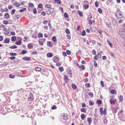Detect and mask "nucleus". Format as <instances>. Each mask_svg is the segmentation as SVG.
Listing matches in <instances>:
<instances>
[{"label": "nucleus", "instance_id": "nucleus-1", "mask_svg": "<svg viewBox=\"0 0 125 125\" xmlns=\"http://www.w3.org/2000/svg\"><path fill=\"white\" fill-rule=\"evenodd\" d=\"M115 16L117 18L121 19L123 17L122 12L120 9H117L116 12Z\"/></svg>", "mask_w": 125, "mask_h": 125}, {"label": "nucleus", "instance_id": "nucleus-2", "mask_svg": "<svg viewBox=\"0 0 125 125\" xmlns=\"http://www.w3.org/2000/svg\"><path fill=\"white\" fill-rule=\"evenodd\" d=\"M46 41V39L45 38H42L40 39L39 41V42L40 45H43V43H44Z\"/></svg>", "mask_w": 125, "mask_h": 125}, {"label": "nucleus", "instance_id": "nucleus-3", "mask_svg": "<svg viewBox=\"0 0 125 125\" xmlns=\"http://www.w3.org/2000/svg\"><path fill=\"white\" fill-rule=\"evenodd\" d=\"M119 33L121 37L124 39H125V32L121 31Z\"/></svg>", "mask_w": 125, "mask_h": 125}, {"label": "nucleus", "instance_id": "nucleus-4", "mask_svg": "<svg viewBox=\"0 0 125 125\" xmlns=\"http://www.w3.org/2000/svg\"><path fill=\"white\" fill-rule=\"evenodd\" d=\"M4 17L6 19H8L9 18V13H6L4 14Z\"/></svg>", "mask_w": 125, "mask_h": 125}, {"label": "nucleus", "instance_id": "nucleus-5", "mask_svg": "<svg viewBox=\"0 0 125 125\" xmlns=\"http://www.w3.org/2000/svg\"><path fill=\"white\" fill-rule=\"evenodd\" d=\"M15 43L17 45H20L21 44V40H20L17 42H16Z\"/></svg>", "mask_w": 125, "mask_h": 125}, {"label": "nucleus", "instance_id": "nucleus-6", "mask_svg": "<svg viewBox=\"0 0 125 125\" xmlns=\"http://www.w3.org/2000/svg\"><path fill=\"white\" fill-rule=\"evenodd\" d=\"M53 60L54 62H56L57 61H59V59L57 57L55 56L53 58Z\"/></svg>", "mask_w": 125, "mask_h": 125}, {"label": "nucleus", "instance_id": "nucleus-7", "mask_svg": "<svg viewBox=\"0 0 125 125\" xmlns=\"http://www.w3.org/2000/svg\"><path fill=\"white\" fill-rule=\"evenodd\" d=\"M10 42V39L9 38H8L6 39L4 41V42L6 43H9Z\"/></svg>", "mask_w": 125, "mask_h": 125}, {"label": "nucleus", "instance_id": "nucleus-8", "mask_svg": "<svg viewBox=\"0 0 125 125\" xmlns=\"http://www.w3.org/2000/svg\"><path fill=\"white\" fill-rule=\"evenodd\" d=\"M47 45L48 46L52 47V45L50 42L48 41L47 43Z\"/></svg>", "mask_w": 125, "mask_h": 125}, {"label": "nucleus", "instance_id": "nucleus-9", "mask_svg": "<svg viewBox=\"0 0 125 125\" xmlns=\"http://www.w3.org/2000/svg\"><path fill=\"white\" fill-rule=\"evenodd\" d=\"M16 39V37L15 36L12 37L11 38V40L13 42H15Z\"/></svg>", "mask_w": 125, "mask_h": 125}, {"label": "nucleus", "instance_id": "nucleus-10", "mask_svg": "<svg viewBox=\"0 0 125 125\" xmlns=\"http://www.w3.org/2000/svg\"><path fill=\"white\" fill-rule=\"evenodd\" d=\"M47 56L49 57H51L52 56L53 54L51 53H49L47 54Z\"/></svg>", "mask_w": 125, "mask_h": 125}, {"label": "nucleus", "instance_id": "nucleus-11", "mask_svg": "<svg viewBox=\"0 0 125 125\" xmlns=\"http://www.w3.org/2000/svg\"><path fill=\"white\" fill-rule=\"evenodd\" d=\"M107 42L108 44L109 45L110 47H112V43L108 39L107 40Z\"/></svg>", "mask_w": 125, "mask_h": 125}, {"label": "nucleus", "instance_id": "nucleus-12", "mask_svg": "<svg viewBox=\"0 0 125 125\" xmlns=\"http://www.w3.org/2000/svg\"><path fill=\"white\" fill-rule=\"evenodd\" d=\"M92 118H88L87 119V121L88 122L89 124H90L92 122Z\"/></svg>", "mask_w": 125, "mask_h": 125}, {"label": "nucleus", "instance_id": "nucleus-13", "mask_svg": "<svg viewBox=\"0 0 125 125\" xmlns=\"http://www.w3.org/2000/svg\"><path fill=\"white\" fill-rule=\"evenodd\" d=\"M102 51H100L98 54V56H97L98 57L100 58L101 57V54L102 53Z\"/></svg>", "mask_w": 125, "mask_h": 125}, {"label": "nucleus", "instance_id": "nucleus-14", "mask_svg": "<svg viewBox=\"0 0 125 125\" xmlns=\"http://www.w3.org/2000/svg\"><path fill=\"white\" fill-rule=\"evenodd\" d=\"M35 70L36 71L39 72L41 70V69L40 67H37L36 68Z\"/></svg>", "mask_w": 125, "mask_h": 125}, {"label": "nucleus", "instance_id": "nucleus-15", "mask_svg": "<svg viewBox=\"0 0 125 125\" xmlns=\"http://www.w3.org/2000/svg\"><path fill=\"white\" fill-rule=\"evenodd\" d=\"M27 52V51L26 50H23L22 52L21 53V54H24L26 53Z\"/></svg>", "mask_w": 125, "mask_h": 125}, {"label": "nucleus", "instance_id": "nucleus-16", "mask_svg": "<svg viewBox=\"0 0 125 125\" xmlns=\"http://www.w3.org/2000/svg\"><path fill=\"white\" fill-rule=\"evenodd\" d=\"M81 112L84 113H85L86 112V110L85 108H81Z\"/></svg>", "mask_w": 125, "mask_h": 125}, {"label": "nucleus", "instance_id": "nucleus-17", "mask_svg": "<svg viewBox=\"0 0 125 125\" xmlns=\"http://www.w3.org/2000/svg\"><path fill=\"white\" fill-rule=\"evenodd\" d=\"M52 40L54 42H55L56 41V38L55 36H54L52 38Z\"/></svg>", "mask_w": 125, "mask_h": 125}, {"label": "nucleus", "instance_id": "nucleus-18", "mask_svg": "<svg viewBox=\"0 0 125 125\" xmlns=\"http://www.w3.org/2000/svg\"><path fill=\"white\" fill-rule=\"evenodd\" d=\"M67 116L66 115H63V119L65 120H66L67 119Z\"/></svg>", "mask_w": 125, "mask_h": 125}, {"label": "nucleus", "instance_id": "nucleus-19", "mask_svg": "<svg viewBox=\"0 0 125 125\" xmlns=\"http://www.w3.org/2000/svg\"><path fill=\"white\" fill-rule=\"evenodd\" d=\"M23 59L24 60H26L27 61H29L31 60V59L30 58H28L27 57H24L23 58Z\"/></svg>", "mask_w": 125, "mask_h": 125}, {"label": "nucleus", "instance_id": "nucleus-20", "mask_svg": "<svg viewBox=\"0 0 125 125\" xmlns=\"http://www.w3.org/2000/svg\"><path fill=\"white\" fill-rule=\"evenodd\" d=\"M111 93L112 94H115L116 93V91L114 90H112L111 91Z\"/></svg>", "mask_w": 125, "mask_h": 125}, {"label": "nucleus", "instance_id": "nucleus-21", "mask_svg": "<svg viewBox=\"0 0 125 125\" xmlns=\"http://www.w3.org/2000/svg\"><path fill=\"white\" fill-rule=\"evenodd\" d=\"M38 37L39 38H42L43 37V35L41 33H39L38 35Z\"/></svg>", "mask_w": 125, "mask_h": 125}, {"label": "nucleus", "instance_id": "nucleus-22", "mask_svg": "<svg viewBox=\"0 0 125 125\" xmlns=\"http://www.w3.org/2000/svg\"><path fill=\"white\" fill-rule=\"evenodd\" d=\"M33 12L34 14H36L37 13V11L36 8H34L33 9Z\"/></svg>", "mask_w": 125, "mask_h": 125}, {"label": "nucleus", "instance_id": "nucleus-23", "mask_svg": "<svg viewBox=\"0 0 125 125\" xmlns=\"http://www.w3.org/2000/svg\"><path fill=\"white\" fill-rule=\"evenodd\" d=\"M88 94L91 97H93V94L92 93L89 92L88 93Z\"/></svg>", "mask_w": 125, "mask_h": 125}, {"label": "nucleus", "instance_id": "nucleus-24", "mask_svg": "<svg viewBox=\"0 0 125 125\" xmlns=\"http://www.w3.org/2000/svg\"><path fill=\"white\" fill-rule=\"evenodd\" d=\"M110 102L111 104L113 105V104L114 103V100L113 99H111L110 100Z\"/></svg>", "mask_w": 125, "mask_h": 125}, {"label": "nucleus", "instance_id": "nucleus-25", "mask_svg": "<svg viewBox=\"0 0 125 125\" xmlns=\"http://www.w3.org/2000/svg\"><path fill=\"white\" fill-rule=\"evenodd\" d=\"M73 88V89H76V85L74 84H73L72 85Z\"/></svg>", "mask_w": 125, "mask_h": 125}, {"label": "nucleus", "instance_id": "nucleus-26", "mask_svg": "<svg viewBox=\"0 0 125 125\" xmlns=\"http://www.w3.org/2000/svg\"><path fill=\"white\" fill-rule=\"evenodd\" d=\"M102 101L100 100H98L97 101V103H98V104H102Z\"/></svg>", "mask_w": 125, "mask_h": 125}, {"label": "nucleus", "instance_id": "nucleus-27", "mask_svg": "<svg viewBox=\"0 0 125 125\" xmlns=\"http://www.w3.org/2000/svg\"><path fill=\"white\" fill-rule=\"evenodd\" d=\"M78 13L81 17H82L83 16V13L79 11Z\"/></svg>", "mask_w": 125, "mask_h": 125}, {"label": "nucleus", "instance_id": "nucleus-28", "mask_svg": "<svg viewBox=\"0 0 125 125\" xmlns=\"http://www.w3.org/2000/svg\"><path fill=\"white\" fill-rule=\"evenodd\" d=\"M64 80L65 81H68V77L67 76V75H65L64 76Z\"/></svg>", "mask_w": 125, "mask_h": 125}, {"label": "nucleus", "instance_id": "nucleus-29", "mask_svg": "<svg viewBox=\"0 0 125 125\" xmlns=\"http://www.w3.org/2000/svg\"><path fill=\"white\" fill-rule=\"evenodd\" d=\"M16 10H12L11 12V15H13L15 11Z\"/></svg>", "mask_w": 125, "mask_h": 125}, {"label": "nucleus", "instance_id": "nucleus-30", "mask_svg": "<svg viewBox=\"0 0 125 125\" xmlns=\"http://www.w3.org/2000/svg\"><path fill=\"white\" fill-rule=\"evenodd\" d=\"M17 47V46L16 45H14L12 46H10V48L11 49H15Z\"/></svg>", "mask_w": 125, "mask_h": 125}, {"label": "nucleus", "instance_id": "nucleus-31", "mask_svg": "<svg viewBox=\"0 0 125 125\" xmlns=\"http://www.w3.org/2000/svg\"><path fill=\"white\" fill-rule=\"evenodd\" d=\"M86 34L85 32V30H83L82 31V33H81V35L83 36H84Z\"/></svg>", "mask_w": 125, "mask_h": 125}, {"label": "nucleus", "instance_id": "nucleus-32", "mask_svg": "<svg viewBox=\"0 0 125 125\" xmlns=\"http://www.w3.org/2000/svg\"><path fill=\"white\" fill-rule=\"evenodd\" d=\"M81 118L82 120H83L84 119L85 117V115L84 114H82L81 116Z\"/></svg>", "mask_w": 125, "mask_h": 125}, {"label": "nucleus", "instance_id": "nucleus-33", "mask_svg": "<svg viewBox=\"0 0 125 125\" xmlns=\"http://www.w3.org/2000/svg\"><path fill=\"white\" fill-rule=\"evenodd\" d=\"M10 54L11 56H16L17 55L16 53L14 52H11L10 53Z\"/></svg>", "mask_w": 125, "mask_h": 125}, {"label": "nucleus", "instance_id": "nucleus-34", "mask_svg": "<svg viewBox=\"0 0 125 125\" xmlns=\"http://www.w3.org/2000/svg\"><path fill=\"white\" fill-rule=\"evenodd\" d=\"M56 2L58 4H59L61 3V1L60 0H55V2Z\"/></svg>", "mask_w": 125, "mask_h": 125}, {"label": "nucleus", "instance_id": "nucleus-35", "mask_svg": "<svg viewBox=\"0 0 125 125\" xmlns=\"http://www.w3.org/2000/svg\"><path fill=\"white\" fill-rule=\"evenodd\" d=\"M100 111L101 115H102L103 112V108L102 107L100 109Z\"/></svg>", "mask_w": 125, "mask_h": 125}, {"label": "nucleus", "instance_id": "nucleus-36", "mask_svg": "<svg viewBox=\"0 0 125 125\" xmlns=\"http://www.w3.org/2000/svg\"><path fill=\"white\" fill-rule=\"evenodd\" d=\"M26 9L25 8H22V9H20V12H22L24 10H25Z\"/></svg>", "mask_w": 125, "mask_h": 125}, {"label": "nucleus", "instance_id": "nucleus-37", "mask_svg": "<svg viewBox=\"0 0 125 125\" xmlns=\"http://www.w3.org/2000/svg\"><path fill=\"white\" fill-rule=\"evenodd\" d=\"M59 70L61 72H63V68L62 67H59Z\"/></svg>", "mask_w": 125, "mask_h": 125}, {"label": "nucleus", "instance_id": "nucleus-38", "mask_svg": "<svg viewBox=\"0 0 125 125\" xmlns=\"http://www.w3.org/2000/svg\"><path fill=\"white\" fill-rule=\"evenodd\" d=\"M119 99L120 100L119 101H120V102H121L122 101L123 99V98L122 96H119Z\"/></svg>", "mask_w": 125, "mask_h": 125}, {"label": "nucleus", "instance_id": "nucleus-39", "mask_svg": "<svg viewBox=\"0 0 125 125\" xmlns=\"http://www.w3.org/2000/svg\"><path fill=\"white\" fill-rule=\"evenodd\" d=\"M98 11L99 13L100 14L102 13V10L100 8H98Z\"/></svg>", "mask_w": 125, "mask_h": 125}, {"label": "nucleus", "instance_id": "nucleus-40", "mask_svg": "<svg viewBox=\"0 0 125 125\" xmlns=\"http://www.w3.org/2000/svg\"><path fill=\"white\" fill-rule=\"evenodd\" d=\"M83 7L85 9H87L89 7L87 5H84Z\"/></svg>", "mask_w": 125, "mask_h": 125}, {"label": "nucleus", "instance_id": "nucleus-41", "mask_svg": "<svg viewBox=\"0 0 125 125\" xmlns=\"http://www.w3.org/2000/svg\"><path fill=\"white\" fill-rule=\"evenodd\" d=\"M88 21L89 22H88V23L89 24H91L92 23V20H91V19L88 20Z\"/></svg>", "mask_w": 125, "mask_h": 125}, {"label": "nucleus", "instance_id": "nucleus-42", "mask_svg": "<svg viewBox=\"0 0 125 125\" xmlns=\"http://www.w3.org/2000/svg\"><path fill=\"white\" fill-rule=\"evenodd\" d=\"M80 68H82V69L83 70H84L85 69L84 66L83 65H81L80 67Z\"/></svg>", "mask_w": 125, "mask_h": 125}, {"label": "nucleus", "instance_id": "nucleus-43", "mask_svg": "<svg viewBox=\"0 0 125 125\" xmlns=\"http://www.w3.org/2000/svg\"><path fill=\"white\" fill-rule=\"evenodd\" d=\"M86 105L84 103H83L82 104V107H86Z\"/></svg>", "mask_w": 125, "mask_h": 125}, {"label": "nucleus", "instance_id": "nucleus-44", "mask_svg": "<svg viewBox=\"0 0 125 125\" xmlns=\"http://www.w3.org/2000/svg\"><path fill=\"white\" fill-rule=\"evenodd\" d=\"M66 53L67 54H68L69 55H70L71 54V52L69 50H67L66 51Z\"/></svg>", "mask_w": 125, "mask_h": 125}, {"label": "nucleus", "instance_id": "nucleus-45", "mask_svg": "<svg viewBox=\"0 0 125 125\" xmlns=\"http://www.w3.org/2000/svg\"><path fill=\"white\" fill-rule=\"evenodd\" d=\"M57 108V107L55 105L53 106L51 108V109L52 110L56 109Z\"/></svg>", "mask_w": 125, "mask_h": 125}, {"label": "nucleus", "instance_id": "nucleus-46", "mask_svg": "<svg viewBox=\"0 0 125 125\" xmlns=\"http://www.w3.org/2000/svg\"><path fill=\"white\" fill-rule=\"evenodd\" d=\"M64 16L66 18H68V14L66 13H65L64 14Z\"/></svg>", "mask_w": 125, "mask_h": 125}, {"label": "nucleus", "instance_id": "nucleus-47", "mask_svg": "<svg viewBox=\"0 0 125 125\" xmlns=\"http://www.w3.org/2000/svg\"><path fill=\"white\" fill-rule=\"evenodd\" d=\"M89 104L90 105L92 106L94 104V103L91 101H89Z\"/></svg>", "mask_w": 125, "mask_h": 125}, {"label": "nucleus", "instance_id": "nucleus-48", "mask_svg": "<svg viewBox=\"0 0 125 125\" xmlns=\"http://www.w3.org/2000/svg\"><path fill=\"white\" fill-rule=\"evenodd\" d=\"M66 32L67 34H69L70 33L69 30L68 29H67L66 30Z\"/></svg>", "mask_w": 125, "mask_h": 125}, {"label": "nucleus", "instance_id": "nucleus-49", "mask_svg": "<svg viewBox=\"0 0 125 125\" xmlns=\"http://www.w3.org/2000/svg\"><path fill=\"white\" fill-rule=\"evenodd\" d=\"M9 76L10 78H14V76L13 75H12L11 74H10Z\"/></svg>", "mask_w": 125, "mask_h": 125}, {"label": "nucleus", "instance_id": "nucleus-50", "mask_svg": "<svg viewBox=\"0 0 125 125\" xmlns=\"http://www.w3.org/2000/svg\"><path fill=\"white\" fill-rule=\"evenodd\" d=\"M95 5L96 7H98V2L97 1H96L95 2Z\"/></svg>", "mask_w": 125, "mask_h": 125}, {"label": "nucleus", "instance_id": "nucleus-51", "mask_svg": "<svg viewBox=\"0 0 125 125\" xmlns=\"http://www.w3.org/2000/svg\"><path fill=\"white\" fill-rule=\"evenodd\" d=\"M2 10H3V11H4L6 12H8L9 11L8 10V9H7V8H5L4 9V10L3 9Z\"/></svg>", "mask_w": 125, "mask_h": 125}, {"label": "nucleus", "instance_id": "nucleus-52", "mask_svg": "<svg viewBox=\"0 0 125 125\" xmlns=\"http://www.w3.org/2000/svg\"><path fill=\"white\" fill-rule=\"evenodd\" d=\"M3 23L4 24L7 25L8 24V22L7 21L4 20L3 21Z\"/></svg>", "mask_w": 125, "mask_h": 125}, {"label": "nucleus", "instance_id": "nucleus-53", "mask_svg": "<svg viewBox=\"0 0 125 125\" xmlns=\"http://www.w3.org/2000/svg\"><path fill=\"white\" fill-rule=\"evenodd\" d=\"M16 57L14 56H12L10 57V59L11 60H12L15 59Z\"/></svg>", "mask_w": 125, "mask_h": 125}, {"label": "nucleus", "instance_id": "nucleus-54", "mask_svg": "<svg viewBox=\"0 0 125 125\" xmlns=\"http://www.w3.org/2000/svg\"><path fill=\"white\" fill-rule=\"evenodd\" d=\"M63 55L64 56L66 57L67 56L66 53L65 52H63Z\"/></svg>", "mask_w": 125, "mask_h": 125}, {"label": "nucleus", "instance_id": "nucleus-55", "mask_svg": "<svg viewBox=\"0 0 125 125\" xmlns=\"http://www.w3.org/2000/svg\"><path fill=\"white\" fill-rule=\"evenodd\" d=\"M92 18V16L91 14H90L89 16V17L88 18V20Z\"/></svg>", "mask_w": 125, "mask_h": 125}, {"label": "nucleus", "instance_id": "nucleus-56", "mask_svg": "<svg viewBox=\"0 0 125 125\" xmlns=\"http://www.w3.org/2000/svg\"><path fill=\"white\" fill-rule=\"evenodd\" d=\"M20 6V4L17 3L16 4V5H15V6H17V7H19Z\"/></svg>", "mask_w": 125, "mask_h": 125}, {"label": "nucleus", "instance_id": "nucleus-57", "mask_svg": "<svg viewBox=\"0 0 125 125\" xmlns=\"http://www.w3.org/2000/svg\"><path fill=\"white\" fill-rule=\"evenodd\" d=\"M106 59V57L105 56H104L102 57L103 60H105Z\"/></svg>", "mask_w": 125, "mask_h": 125}, {"label": "nucleus", "instance_id": "nucleus-58", "mask_svg": "<svg viewBox=\"0 0 125 125\" xmlns=\"http://www.w3.org/2000/svg\"><path fill=\"white\" fill-rule=\"evenodd\" d=\"M106 110L105 108H104V110L103 111V115H106Z\"/></svg>", "mask_w": 125, "mask_h": 125}, {"label": "nucleus", "instance_id": "nucleus-59", "mask_svg": "<svg viewBox=\"0 0 125 125\" xmlns=\"http://www.w3.org/2000/svg\"><path fill=\"white\" fill-rule=\"evenodd\" d=\"M67 73H72L71 70L70 69H68L67 71Z\"/></svg>", "mask_w": 125, "mask_h": 125}, {"label": "nucleus", "instance_id": "nucleus-60", "mask_svg": "<svg viewBox=\"0 0 125 125\" xmlns=\"http://www.w3.org/2000/svg\"><path fill=\"white\" fill-rule=\"evenodd\" d=\"M42 6V4L40 3L38 5V7L39 8H41Z\"/></svg>", "mask_w": 125, "mask_h": 125}, {"label": "nucleus", "instance_id": "nucleus-61", "mask_svg": "<svg viewBox=\"0 0 125 125\" xmlns=\"http://www.w3.org/2000/svg\"><path fill=\"white\" fill-rule=\"evenodd\" d=\"M45 7H46L49 8L50 7V6L49 4H47L46 5Z\"/></svg>", "mask_w": 125, "mask_h": 125}, {"label": "nucleus", "instance_id": "nucleus-62", "mask_svg": "<svg viewBox=\"0 0 125 125\" xmlns=\"http://www.w3.org/2000/svg\"><path fill=\"white\" fill-rule=\"evenodd\" d=\"M41 14L43 15V16H44L46 14V13L44 11H43L41 12Z\"/></svg>", "mask_w": 125, "mask_h": 125}, {"label": "nucleus", "instance_id": "nucleus-63", "mask_svg": "<svg viewBox=\"0 0 125 125\" xmlns=\"http://www.w3.org/2000/svg\"><path fill=\"white\" fill-rule=\"evenodd\" d=\"M8 8L9 9H10L12 8H13V7L12 5H10L8 6Z\"/></svg>", "mask_w": 125, "mask_h": 125}, {"label": "nucleus", "instance_id": "nucleus-64", "mask_svg": "<svg viewBox=\"0 0 125 125\" xmlns=\"http://www.w3.org/2000/svg\"><path fill=\"white\" fill-rule=\"evenodd\" d=\"M61 65V64L60 62H59L58 63H57L56 64V65L58 66H59Z\"/></svg>", "mask_w": 125, "mask_h": 125}]
</instances>
